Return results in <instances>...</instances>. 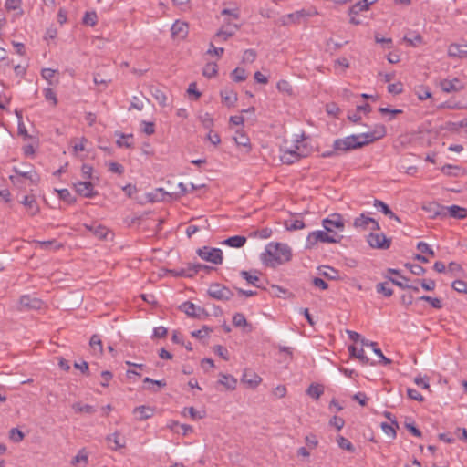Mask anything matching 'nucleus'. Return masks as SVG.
Returning <instances> with one entry per match:
<instances>
[{"label": "nucleus", "mask_w": 467, "mask_h": 467, "mask_svg": "<svg viewBox=\"0 0 467 467\" xmlns=\"http://www.w3.org/2000/svg\"><path fill=\"white\" fill-rule=\"evenodd\" d=\"M386 134V129L383 125L377 126L372 132L360 133L357 135L347 136L343 139H337L333 143L334 150L349 151L362 148L371 142H374Z\"/></svg>", "instance_id": "obj_1"}, {"label": "nucleus", "mask_w": 467, "mask_h": 467, "mask_svg": "<svg viewBox=\"0 0 467 467\" xmlns=\"http://www.w3.org/2000/svg\"><path fill=\"white\" fill-rule=\"evenodd\" d=\"M292 259L291 248L284 243H269L260 255L262 263L270 268L288 263Z\"/></svg>", "instance_id": "obj_2"}, {"label": "nucleus", "mask_w": 467, "mask_h": 467, "mask_svg": "<svg viewBox=\"0 0 467 467\" xmlns=\"http://www.w3.org/2000/svg\"><path fill=\"white\" fill-rule=\"evenodd\" d=\"M197 254L202 260L213 263L214 265H221L223 263V252L219 248L203 246L197 250Z\"/></svg>", "instance_id": "obj_3"}, {"label": "nucleus", "mask_w": 467, "mask_h": 467, "mask_svg": "<svg viewBox=\"0 0 467 467\" xmlns=\"http://www.w3.org/2000/svg\"><path fill=\"white\" fill-rule=\"evenodd\" d=\"M207 293L211 297L220 301H228L234 296V293L228 287L219 283L210 285Z\"/></svg>", "instance_id": "obj_4"}, {"label": "nucleus", "mask_w": 467, "mask_h": 467, "mask_svg": "<svg viewBox=\"0 0 467 467\" xmlns=\"http://www.w3.org/2000/svg\"><path fill=\"white\" fill-rule=\"evenodd\" d=\"M353 225L358 231H369L372 234L374 231L379 230V223L369 217L361 213L359 217L354 220Z\"/></svg>", "instance_id": "obj_5"}, {"label": "nucleus", "mask_w": 467, "mask_h": 467, "mask_svg": "<svg viewBox=\"0 0 467 467\" xmlns=\"http://www.w3.org/2000/svg\"><path fill=\"white\" fill-rule=\"evenodd\" d=\"M322 223L325 230L328 233H331L334 231V229L343 231L345 221L339 213H333L330 214L327 218L324 219Z\"/></svg>", "instance_id": "obj_6"}, {"label": "nucleus", "mask_w": 467, "mask_h": 467, "mask_svg": "<svg viewBox=\"0 0 467 467\" xmlns=\"http://www.w3.org/2000/svg\"><path fill=\"white\" fill-rule=\"evenodd\" d=\"M343 235H307L306 247L313 248L318 243L336 244L340 243Z\"/></svg>", "instance_id": "obj_7"}, {"label": "nucleus", "mask_w": 467, "mask_h": 467, "mask_svg": "<svg viewBox=\"0 0 467 467\" xmlns=\"http://www.w3.org/2000/svg\"><path fill=\"white\" fill-rule=\"evenodd\" d=\"M13 171L16 173V175H10V180L15 185H18L20 183V178L28 179L32 182H36V180L33 177L34 170L30 165L26 169L14 167Z\"/></svg>", "instance_id": "obj_8"}, {"label": "nucleus", "mask_w": 467, "mask_h": 467, "mask_svg": "<svg viewBox=\"0 0 467 467\" xmlns=\"http://www.w3.org/2000/svg\"><path fill=\"white\" fill-rule=\"evenodd\" d=\"M367 242L372 248L386 250L389 248L392 239L386 235H367Z\"/></svg>", "instance_id": "obj_9"}, {"label": "nucleus", "mask_w": 467, "mask_h": 467, "mask_svg": "<svg viewBox=\"0 0 467 467\" xmlns=\"http://www.w3.org/2000/svg\"><path fill=\"white\" fill-rule=\"evenodd\" d=\"M448 214L451 218L463 219L467 216V210L458 205H451L449 207H441V211L436 212V214Z\"/></svg>", "instance_id": "obj_10"}, {"label": "nucleus", "mask_w": 467, "mask_h": 467, "mask_svg": "<svg viewBox=\"0 0 467 467\" xmlns=\"http://www.w3.org/2000/svg\"><path fill=\"white\" fill-rule=\"evenodd\" d=\"M281 161L285 164H293L302 158H305V152L298 153L293 147L282 150Z\"/></svg>", "instance_id": "obj_11"}, {"label": "nucleus", "mask_w": 467, "mask_h": 467, "mask_svg": "<svg viewBox=\"0 0 467 467\" xmlns=\"http://www.w3.org/2000/svg\"><path fill=\"white\" fill-rule=\"evenodd\" d=\"M19 304L21 310H30L40 309L42 307L43 302L36 297L25 295L20 297Z\"/></svg>", "instance_id": "obj_12"}, {"label": "nucleus", "mask_w": 467, "mask_h": 467, "mask_svg": "<svg viewBox=\"0 0 467 467\" xmlns=\"http://www.w3.org/2000/svg\"><path fill=\"white\" fill-rule=\"evenodd\" d=\"M74 188L76 192L86 198H91L97 194V192L94 191V186L90 182H78L74 183Z\"/></svg>", "instance_id": "obj_13"}, {"label": "nucleus", "mask_w": 467, "mask_h": 467, "mask_svg": "<svg viewBox=\"0 0 467 467\" xmlns=\"http://www.w3.org/2000/svg\"><path fill=\"white\" fill-rule=\"evenodd\" d=\"M180 309L183 311L187 316L192 317H200L203 313L204 309L195 306L190 301H186L180 306Z\"/></svg>", "instance_id": "obj_14"}, {"label": "nucleus", "mask_w": 467, "mask_h": 467, "mask_svg": "<svg viewBox=\"0 0 467 467\" xmlns=\"http://www.w3.org/2000/svg\"><path fill=\"white\" fill-rule=\"evenodd\" d=\"M109 448L112 451L122 449L126 445L124 438H121L119 432H114L106 437Z\"/></svg>", "instance_id": "obj_15"}, {"label": "nucleus", "mask_w": 467, "mask_h": 467, "mask_svg": "<svg viewBox=\"0 0 467 467\" xmlns=\"http://www.w3.org/2000/svg\"><path fill=\"white\" fill-rule=\"evenodd\" d=\"M448 55L451 57L463 58L467 57V43L451 44L448 47Z\"/></svg>", "instance_id": "obj_16"}, {"label": "nucleus", "mask_w": 467, "mask_h": 467, "mask_svg": "<svg viewBox=\"0 0 467 467\" xmlns=\"http://www.w3.org/2000/svg\"><path fill=\"white\" fill-rule=\"evenodd\" d=\"M462 82L459 78L443 79L441 81V88L446 93L461 90L462 88Z\"/></svg>", "instance_id": "obj_17"}, {"label": "nucleus", "mask_w": 467, "mask_h": 467, "mask_svg": "<svg viewBox=\"0 0 467 467\" xmlns=\"http://www.w3.org/2000/svg\"><path fill=\"white\" fill-rule=\"evenodd\" d=\"M155 410L150 406L141 405L133 410V414L138 420H145L154 415Z\"/></svg>", "instance_id": "obj_18"}, {"label": "nucleus", "mask_w": 467, "mask_h": 467, "mask_svg": "<svg viewBox=\"0 0 467 467\" xmlns=\"http://www.w3.org/2000/svg\"><path fill=\"white\" fill-rule=\"evenodd\" d=\"M261 381V377L251 370H245L242 377V382L253 389L257 387Z\"/></svg>", "instance_id": "obj_19"}, {"label": "nucleus", "mask_w": 467, "mask_h": 467, "mask_svg": "<svg viewBox=\"0 0 467 467\" xmlns=\"http://www.w3.org/2000/svg\"><path fill=\"white\" fill-rule=\"evenodd\" d=\"M210 269L213 268L202 264H192L189 265L187 268L182 269L179 275L182 276L192 277L201 270L208 271Z\"/></svg>", "instance_id": "obj_20"}, {"label": "nucleus", "mask_w": 467, "mask_h": 467, "mask_svg": "<svg viewBox=\"0 0 467 467\" xmlns=\"http://www.w3.org/2000/svg\"><path fill=\"white\" fill-rule=\"evenodd\" d=\"M403 41L406 42L410 47H419L423 44V38L417 31L410 30L406 33L403 37Z\"/></svg>", "instance_id": "obj_21"}, {"label": "nucleus", "mask_w": 467, "mask_h": 467, "mask_svg": "<svg viewBox=\"0 0 467 467\" xmlns=\"http://www.w3.org/2000/svg\"><path fill=\"white\" fill-rule=\"evenodd\" d=\"M171 34L173 36H177L180 38H183L188 34V24L185 22H182L177 20L172 26H171Z\"/></svg>", "instance_id": "obj_22"}, {"label": "nucleus", "mask_w": 467, "mask_h": 467, "mask_svg": "<svg viewBox=\"0 0 467 467\" xmlns=\"http://www.w3.org/2000/svg\"><path fill=\"white\" fill-rule=\"evenodd\" d=\"M221 98L223 103H224L227 107H233L237 101V93L234 90H222Z\"/></svg>", "instance_id": "obj_23"}, {"label": "nucleus", "mask_w": 467, "mask_h": 467, "mask_svg": "<svg viewBox=\"0 0 467 467\" xmlns=\"http://www.w3.org/2000/svg\"><path fill=\"white\" fill-rule=\"evenodd\" d=\"M348 351L351 357L358 358L363 365L369 364V358L365 355L363 348L358 349L354 346H349Z\"/></svg>", "instance_id": "obj_24"}, {"label": "nucleus", "mask_w": 467, "mask_h": 467, "mask_svg": "<svg viewBox=\"0 0 467 467\" xmlns=\"http://www.w3.org/2000/svg\"><path fill=\"white\" fill-rule=\"evenodd\" d=\"M21 202L26 207L28 213L32 215L38 212V205L34 196H24Z\"/></svg>", "instance_id": "obj_25"}, {"label": "nucleus", "mask_w": 467, "mask_h": 467, "mask_svg": "<svg viewBox=\"0 0 467 467\" xmlns=\"http://www.w3.org/2000/svg\"><path fill=\"white\" fill-rule=\"evenodd\" d=\"M246 242V238L244 235H233L223 242V244L229 245L234 248L242 247Z\"/></svg>", "instance_id": "obj_26"}, {"label": "nucleus", "mask_w": 467, "mask_h": 467, "mask_svg": "<svg viewBox=\"0 0 467 467\" xmlns=\"http://www.w3.org/2000/svg\"><path fill=\"white\" fill-rule=\"evenodd\" d=\"M70 463L72 466H77L78 463H82L83 467H86L88 463V454L86 450H79L78 454L72 458Z\"/></svg>", "instance_id": "obj_27"}, {"label": "nucleus", "mask_w": 467, "mask_h": 467, "mask_svg": "<svg viewBox=\"0 0 467 467\" xmlns=\"http://www.w3.org/2000/svg\"><path fill=\"white\" fill-rule=\"evenodd\" d=\"M285 227L286 231H297L305 227L304 222L299 218H290L285 220Z\"/></svg>", "instance_id": "obj_28"}, {"label": "nucleus", "mask_w": 467, "mask_h": 467, "mask_svg": "<svg viewBox=\"0 0 467 467\" xmlns=\"http://www.w3.org/2000/svg\"><path fill=\"white\" fill-rule=\"evenodd\" d=\"M36 247L43 250L56 251L61 247V244L56 240L36 241Z\"/></svg>", "instance_id": "obj_29"}, {"label": "nucleus", "mask_w": 467, "mask_h": 467, "mask_svg": "<svg viewBox=\"0 0 467 467\" xmlns=\"http://www.w3.org/2000/svg\"><path fill=\"white\" fill-rule=\"evenodd\" d=\"M116 135L117 136H119V139L117 140L116 141V144L118 145V147L119 148H132V142L130 141V140H131L133 138V135L132 134H124V133H119V132H116Z\"/></svg>", "instance_id": "obj_30"}, {"label": "nucleus", "mask_w": 467, "mask_h": 467, "mask_svg": "<svg viewBox=\"0 0 467 467\" xmlns=\"http://www.w3.org/2000/svg\"><path fill=\"white\" fill-rule=\"evenodd\" d=\"M219 383L225 386L226 389L234 390L236 388L237 381L233 376L221 374Z\"/></svg>", "instance_id": "obj_31"}, {"label": "nucleus", "mask_w": 467, "mask_h": 467, "mask_svg": "<svg viewBox=\"0 0 467 467\" xmlns=\"http://www.w3.org/2000/svg\"><path fill=\"white\" fill-rule=\"evenodd\" d=\"M447 273L450 274L451 276H462L464 274V271L462 267V265L456 262H451L448 265Z\"/></svg>", "instance_id": "obj_32"}, {"label": "nucleus", "mask_w": 467, "mask_h": 467, "mask_svg": "<svg viewBox=\"0 0 467 467\" xmlns=\"http://www.w3.org/2000/svg\"><path fill=\"white\" fill-rule=\"evenodd\" d=\"M374 206L388 215L389 218H394L397 221H400L399 218L395 215V213L389 209V207L383 202L379 200H375Z\"/></svg>", "instance_id": "obj_33"}, {"label": "nucleus", "mask_w": 467, "mask_h": 467, "mask_svg": "<svg viewBox=\"0 0 467 467\" xmlns=\"http://www.w3.org/2000/svg\"><path fill=\"white\" fill-rule=\"evenodd\" d=\"M231 78L235 82L244 81L247 78L246 71L244 68L236 67L234 70L232 71Z\"/></svg>", "instance_id": "obj_34"}, {"label": "nucleus", "mask_w": 467, "mask_h": 467, "mask_svg": "<svg viewBox=\"0 0 467 467\" xmlns=\"http://www.w3.org/2000/svg\"><path fill=\"white\" fill-rule=\"evenodd\" d=\"M202 74L208 78L215 77L217 75V64L213 62L207 63L203 67Z\"/></svg>", "instance_id": "obj_35"}, {"label": "nucleus", "mask_w": 467, "mask_h": 467, "mask_svg": "<svg viewBox=\"0 0 467 467\" xmlns=\"http://www.w3.org/2000/svg\"><path fill=\"white\" fill-rule=\"evenodd\" d=\"M83 24L90 26H94L98 23V16L95 11L86 12L83 16Z\"/></svg>", "instance_id": "obj_36"}, {"label": "nucleus", "mask_w": 467, "mask_h": 467, "mask_svg": "<svg viewBox=\"0 0 467 467\" xmlns=\"http://www.w3.org/2000/svg\"><path fill=\"white\" fill-rule=\"evenodd\" d=\"M89 345L91 348L99 354H102L103 348H102V342L99 335L95 334L91 337Z\"/></svg>", "instance_id": "obj_37"}, {"label": "nucleus", "mask_w": 467, "mask_h": 467, "mask_svg": "<svg viewBox=\"0 0 467 467\" xmlns=\"http://www.w3.org/2000/svg\"><path fill=\"white\" fill-rule=\"evenodd\" d=\"M235 31L222 27L214 36V40L222 39L223 41H226L228 38L234 35Z\"/></svg>", "instance_id": "obj_38"}, {"label": "nucleus", "mask_w": 467, "mask_h": 467, "mask_svg": "<svg viewBox=\"0 0 467 467\" xmlns=\"http://www.w3.org/2000/svg\"><path fill=\"white\" fill-rule=\"evenodd\" d=\"M72 408L76 412L93 414L96 411L95 408L88 404L75 403L72 405Z\"/></svg>", "instance_id": "obj_39"}, {"label": "nucleus", "mask_w": 467, "mask_h": 467, "mask_svg": "<svg viewBox=\"0 0 467 467\" xmlns=\"http://www.w3.org/2000/svg\"><path fill=\"white\" fill-rule=\"evenodd\" d=\"M337 441L338 446L342 450H346V451H348L349 452H354L355 451V447L353 446V444L348 439H346L345 437L338 436L337 438Z\"/></svg>", "instance_id": "obj_40"}, {"label": "nucleus", "mask_w": 467, "mask_h": 467, "mask_svg": "<svg viewBox=\"0 0 467 467\" xmlns=\"http://www.w3.org/2000/svg\"><path fill=\"white\" fill-rule=\"evenodd\" d=\"M276 88L280 92L285 93L287 95L293 94V88L287 80H285V79L279 80L277 82Z\"/></svg>", "instance_id": "obj_41"}, {"label": "nucleus", "mask_w": 467, "mask_h": 467, "mask_svg": "<svg viewBox=\"0 0 467 467\" xmlns=\"http://www.w3.org/2000/svg\"><path fill=\"white\" fill-rule=\"evenodd\" d=\"M241 276L247 281V283L254 285L256 287H261L260 285L257 284L259 278L256 275H253L251 272L242 271L240 273Z\"/></svg>", "instance_id": "obj_42"}, {"label": "nucleus", "mask_w": 467, "mask_h": 467, "mask_svg": "<svg viewBox=\"0 0 467 467\" xmlns=\"http://www.w3.org/2000/svg\"><path fill=\"white\" fill-rule=\"evenodd\" d=\"M419 300L428 302L431 305L432 307L436 309H441L442 307V303L440 298L431 297L430 296H422L419 297Z\"/></svg>", "instance_id": "obj_43"}, {"label": "nucleus", "mask_w": 467, "mask_h": 467, "mask_svg": "<svg viewBox=\"0 0 467 467\" xmlns=\"http://www.w3.org/2000/svg\"><path fill=\"white\" fill-rule=\"evenodd\" d=\"M24 437V433L17 428H12L9 431V439L16 443L22 441Z\"/></svg>", "instance_id": "obj_44"}, {"label": "nucleus", "mask_w": 467, "mask_h": 467, "mask_svg": "<svg viewBox=\"0 0 467 467\" xmlns=\"http://www.w3.org/2000/svg\"><path fill=\"white\" fill-rule=\"evenodd\" d=\"M368 10V6L363 0L358 1L355 5H353L349 9L350 15H358L362 11Z\"/></svg>", "instance_id": "obj_45"}, {"label": "nucleus", "mask_w": 467, "mask_h": 467, "mask_svg": "<svg viewBox=\"0 0 467 467\" xmlns=\"http://www.w3.org/2000/svg\"><path fill=\"white\" fill-rule=\"evenodd\" d=\"M306 393L314 399H318L323 394V388L320 385L311 384Z\"/></svg>", "instance_id": "obj_46"}, {"label": "nucleus", "mask_w": 467, "mask_h": 467, "mask_svg": "<svg viewBox=\"0 0 467 467\" xmlns=\"http://www.w3.org/2000/svg\"><path fill=\"white\" fill-rule=\"evenodd\" d=\"M164 195H170L165 192L162 189H157L155 192H150L148 194V200L150 202H157L161 200H164Z\"/></svg>", "instance_id": "obj_47"}, {"label": "nucleus", "mask_w": 467, "mask_h": 467, "mask_svg": "<svg viewBox=\"0 0 467 467\" xmlns=\"http://www.w3.org/2000/svg\"><path fill=\"white\" fill-rule=\"evenodd\" d=\"M233 324L237 327H245L247 325V320L244 314L236 313L233 317Z\"/></svg>", "instance_id": "obj_48"}, {"label": "nucleus", "mask_w": 467, "mask_h": 467, "mask_svg": "<svg viewBox=\"0 0 467 467\" xmlns=\"http://www.w3.org/2000/svg\"><path fill=\"white\" fill-rule=\"evenodd\" d=\"M200 120L205 129L212 130V127L213 126V119L210 113L206 112L200 116Z\"/></svg>", "instance_id": "obj_49"}, {"label": "nucleus", "mask_w": 467, "mask_h": 467, "mask_svg": "<svg viewBox=\"0 0 467 467\" xmlns=\"http://www.w3.org/2000/svg\"><path fill=\"white\" fill-rule=\"evenodd\" d=\"M451 287L459 293L467 295V283L463 280H455L452 282Z\"/></svg>", "instance_id": "obj_50"}, {"label": "nucleus", "mask_w": 467, "mask_h": 467, "mask_svg": "<svg viewBox=\"0 0 467 467\" xmlns=\"http://www.w3.org/2000/svg\"><path fill=\"white\" fill-rule=\"evenodd\" d=\"M416 283L420 284V286L426 291H432L436 287L435 281L431 279L416 280Z\"/></svg>", "instance_id": "obj_51"}, {"label": "nucleus", "mask_w": 467, "mask_h": 467, "mask_svg": "<svg viewBox=\"0 0 467 467\" xmlns=\"http://www.w3.org/2000/svg\"><path fill=\"white\" fill-rule=\"evenodd\" d=\"M392 284H394L395 285L399 286L400 288L401 289H406L407 287H410L409 286V279L400 275V278L401 280H397L395 278H392V277H389L388 275H385Z\"/></svg>", "instance_id": "obj_52"}, {"label": "nucleus", "mask_w": 467, "mask_h": 467, "mask_svg": "<svg viewBox=\"0 0 467 467\" xmlns=\"http://www.w3.org/2000/svg\"><path fill=\"white\" fill-rule=\"evenodd\" d=\"M307 16V13L305 10H298L294 13H291L287 16V18L293 23H299L301 18Z\"/></svg>", "instance_id": "obj_53"}, {"label": "nucleus", "mask_w": 467, "mask_h": 467, "mask_svg": "<svg viewBox=\"0 0 467 467\" xmlns=\"http://www.w3.org/2000/svg\"><path fill=\"white\" fill-rule=\"evenodd\" d=\"M44 97L47 101H50L53 106H56L57 104V99L55 91L50 88H47L44 89Z\"/></svg>", "instance_id": "obj_54"}, {"label": "nucleus", "mask_w": 467, "mask_h": 467, "mask_svg": "<svg viewBox=\"0 0 467 467\" xmlns=\"http://www.w3.org/2000/svg\"><path fill=\"white\" fill-rule=\"evenodd\" d=\"M378 293L383 294L385 296L389 297L393 295V290L386 285V283H379L376 285Z\"/></svg>", "instance_id": "obj_55"}, {"label": "nucleus", "mask_w": 467, "mask_h": 467, "mask_svg": "<svg viewBox=\"0 0 467 467\" xmlns=\"http://www.w3.org/2000/svg\"><path fill=\"white\" fill-rule=\"evenodd\" d=\"M405 266L410 269V271L416 275H422L425 273V268L420 265L415 264H406Z\"/></svg>", "instance_id": "obj_56"}, {"label": "nucleus", "mask_w": 467, "mask_h": 467, "mask_svg": "<svg viewBox=\"0 0 467 467\" xmlns=\"http://www.w3.org/2000/svg\"><path fill=\"white\" fill-rule=\"evenodd\" d=\"M256 58V52L254 49H246L243 55V61L245 63H253Z\"/></svg>", "instance_id": "obj_57"}, {"label": "nucleus", "mask_w": 467, "mask_h": 467, "mask_svg": "<svg viewBox=\"0 0 467 467\" xmlns=\"http://www.w3.org/2000/svg\"><path fill=\"white\" fill-rule=\"evenodd\" d=\"M295 150L298 153H301L302 151L305 152V157L308 156L310 153V149L307 147V145L304 141H297L296 144L292 146Z\"/></svg>", "instance_id": "obj_58"}, {"label": "nucleus", "mask_w": 467, "mask_h": 467, "mask_svg": "<svg viewBox=\"0 0 467 467\" xmlns=\"http://www.w3.org/2000/svg\"><path fill=\"white\" fill-rule=\"evenodd\" d=\"M327 271H324L321 273L322 275L325 277L331 279V280H337L339 279L338 272L334 269L333 267L327 266Z\"/></svg>", "instance_id": "obj_59"}, {"label": "nucleus", "mask_w": 467, "mask_h": 467, "mask_svg": "<svg viewBox=\"0 0 467 467\" xmlns=\"http://www.w3.org/2000/svg\"><path fill=\"white\" fill-rule=\"evenodd\" d=\"M235 142L240 146H249V138L243 132H237V136L234 137Z\"/></svg>", "instance_id": "obj_60"}, {"label": "nucleus", "mask_w": 467, "mask_h": 467, "mask_svg": "<svg viewBox=\"0 0 467 467\" xmlns=\"http://www.w3.org/2000/svg\"><path fill=\"white\" fill-rule=\"evenodd\" d=\"M211 331L212 330L209 327L203 326L201 329L192 331V336L198 338H204L209 335V332Z\"/></svg>", "instance_id": "obj_61"}, {"label": "nucleus", "mask_w": 467, "mask_h": 467, "mask_svg": "<svg viewBox=\"0 0 467 467\" xmlns=\"http://www.w3.org/2000/svg\"><path fill=\"white\" fill-rule=\"evenodd\" d=\"M408 397L411 400H417V401H423L424 398L423 396L416 389L409 388L407 389Z\"/></svg>", "instance_id": "obj_62"}, {"label": "nucleus", "mask_w": 467, "mask_h": 467, "mask_svg": "<svg viewBox=\"0 0 467 467\" xmlns=\"http://www.w3.org/2000/svg\"><path fill=\"white\" fill-rule=\"evenodd\" d=\"M305 441L309 449H315L318 445V440L317 439V436L314 434L306 435Z\"/></svg>", "instance_id": "obj_63"}, {"label": "nucleus", "mask_w": 467, "mask_h": 467, "mask_svg": "<svg viewBox=\"0 0 467 467\" xmlns=\"http://www.w3.org/2000/svg\"><path fill=\"white\" fill-rule=\"evenodd\" d=\"M417 95H418L419 99L425 100V99L431 98V93L428 88L420 87L419 90L417 91Z\"/></svg>", "instance_id": "obj_64"}]
</instances>
